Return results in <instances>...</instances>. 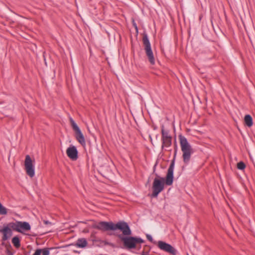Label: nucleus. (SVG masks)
<instances>
[{
    "label": "nucleus",
    "mask_w": 255,
    "mask_h": 255,
    "mask_svg": "<svg viewBox=\"0 0 255 255\" xmlns=\"http://www.w3.org/2000/svg\"><path fill=\"white\" fill-rule=\"evenodd\" d=\"M178 141L180 143H188L186 138L182 135H179L178 137Z\"/></svg>",
    "instance_id": "obj_18"
},
{
    "label": "nucleus",
    "mask_w": 255,
    "mask_h": 255,
    "mask_svg": "<svg viewBox=\"0 0 255 255\" xmlns=\"http://www.w3.org/2000/svg\"><path fill=\"white\" fill-rule=\"evenodd\" d=\"M12 243L13 244L15 247L19 248L20 246V240L18 237L15 236L12 239Z\"/></svg>",
    "instance_id": "obj_16"
},
{
    "label": "nucleus",
    "mask_w": 255,
    "mask_h": 255,
    "mask_svg": "<svg viewBox=\"0 0 255 255\" xmlns=\"http://www.w3.org/2000/svg\"><path fill=\"white\" fill-rule=\"evenodd\" d=\"M9 227L13 231L21 233L31 229V226L28 222L21 221L9 223Z\"/></svg>",
    "instance_id": "obj_4"
},
{
    "label": "nucleus",
    "mask_w": 255,
    "mask_h": 255,
    "mask_svg": "<svg viewBox=\"0 0 255 255\" xmlns=\"http://www.w3.org/2000/svg\"><path fill=\"white\" fill-rule=\"evenodd\" d=\"M133 25L135 27V29H137V26L135 24V23L133 22Z\"/></svg>",
    "instance_id": "obj_26"
},
{
    "label": "nucleus",
    "mask_w": 255,
    "mask_h": 255,
    "mask_svg": "<svg viewBox=\"0 0 255 255\" xmlns=\"http://www.w3.org/2000/svg\"><path fill=\"white\" fill-rule=\"evenodd\" d=\"M146 237L147 239L149 241H150V242H152V241H153V239H152V237H151V235H148V234H147V235H146Z\"/></svg>",
    "instance_id": "obj_22"
},
{
    "label": "nucleus",
    "mask_w": 255,
    "mask_h": 255,
    "mask_svg": "<svg viewBox=\"0 0 255 255\" xmlns=\"http://www.w3.org/2000/svg\"><path fill=\"white\" fill-rule=\"evenodd\" d=\"M167 145H169L170 144H162V147L163 148V147H164V146H167Z\"/></svg>",
    "instance_id": "obj_27"
},
{
    "label": "nucleus",
    "mask_w": 255,
    "mask_h": 255,
    "mask_svg": "<svg viewBox=\"0 0 255 255\" xmlns=\"http://www.w3.org/2000/svg\"><path fill=\"white\" fill-rule=\"evenodd\" d=\"M94 241L95 243V244L98 243L97 245L99 246H100V247H103V246H106V245L109 246V244H110V243L108 242H107L106 241H103L101 240H99V239L95 240Z\"/></svg>",
    "instance_id": "obj_15"
},
{
    "label": "nucleus",
    "mask_w": 255,
    "mask_h": 255,
    "mask_svg": "<svg viewBox=\"0 0 255 255\" xmlns=\"http://www.w3.org/2000/svg\"><path fill=\"white\" fill-rule=\"evenodd\" d=\"M55 248H45L42 249H41V253L42 255H49L50 251L51 250H54Z\"/></svg>",
    "instance_id": "obj_17"
},
{
    "label": "nucleus",
    "mask_w": 255,
    "mask_h": 255,
    "mask_svg": "<svg viewBox=\"0 0 255 255\" xmlns=\"http://www.w3.org/2000/svg\"><path fill=\"white\" fill-rule=\"evenodd\" d=\"M7 214V209L0 202V215H6Z\"/></svg>",
    "instance_id": "obj_19"
},
{
    "label": "nucleus",
    "mask_w": 255,
    "mask_h": 255,
    "mask_svg": "<svg viewBox=\"0 0 255 255\" xmlns=\"http://www.w3.org/2000/svg\"><path fill=\"white\" fill-rule=\"evenodd\" d=\"M175 142H177V139H175Z\"/></svg>",
    "instance_id": "obj_30"
},
{
    "label": "nucleus",
    "mask_w": 255,
    "mask_h": 255,
    "mask_svg": "<svg viewBox=\"0 0 255 255\" xmlns=\"http://www.w3.org/2000/svg\"><path fill=\"white\" fill-rule=\"evenodd\" d=\"M70 122L71 127L74 131L76 138L80 143L85 142V138L83 134H82L80 129L75 123L74 121L72 119H70Z\"/></svg>",
    "instance_id": "obj_8"
},
{
    "label": "nucleus",
    "mask_w": 255,
    "mask_h": 255,
    "mask_svg": "<svg viewBox=\"0 0 255 255\" xmlns=\"http://www.w3.org/2000/svg\"><path fill=\"white\" fill-rule=\"evenodd\" d=\"M143 43L144 46L146 54L150 63L153 65L155 63L154 57L151 48L150 43L146 34H144L143 36Z\"/></svg>",
    "instance_id": "obj_5"
},
{
    "label": "nucleus",
    "mask_w": 255,
    "mask_h": 255,
    "mask_svg": "<svg viewBox=\"0 0 255 255\" xmlns=\"http://www.w3.org/2000/svg\"><path fill=\"white\" fill-rule=\"evenodd\" d=\"M176 145H177V144H175V147H176V146H177Z\"/></svg>",
    "instance_id": "obj_31"
},
{
    "label": "nucleus",
    "mask_w": 255,
    "mask_h": 255,
    "mask_svg": "<svg viewBox=\"0 0 255 255\" xmlns=\"http://www.w3.org/2000/svg\"><path fill=\"white\" fill-rule=\"evenodd\" d=\"M8 255H13L12 253H11V252H8V254H7Z\"/></svg>",
    "instance_id": "obj_28"
},
{
    "label": "nucleus",
    "mask_w": 255,
    "mask_h": 255,
    "mask_svg": "<svg viewBox=\"0 0 255 255\" xmlns=\"http://www.w3.org/2000/svg\"><path fill=\"white\" fill-rule=\"evenodd\" d=\"M68 157L73 161H76L78 158V151L75 146H70L66 150Z\"/></svg>",
    "instance_id": "obj_9"
},
{
    "label": "nucleus",
    "mask_w": 255,
    "mask_h": 255,
    "mask_svg": "<svg viewBox=\"0 0 255 255\" xmlns=\"http://www.w3.org/2000/svg\"><path fill=\"white\" fill-rule=\"evenodd\" d=\"M122 223L123 221L118 222L116 224H114L112 222L101 221L98 223L94 224L92 227L103 232L116 231V230L126 231L125 228L122 225Z\"/></svg>",
    "instance_id": "obj_3"
},
{
    "label": "nucleus",
    "mask_w": 255,
    "mask_h": 255,
    "mask_svg": "<svg viewBox=\"0 0 255 255\" xmlns=\"http://www.w3.org/2000/svg\"><path fill=\"white\" fill-rule=\"evenodd\" d=\"M175 164V159L172 160L170 165L168 169L167 173L165 178L161 177L156 174L157 178H155L152 184V193L151 196L156 197L163 190L164 185L170 186L172 184L173 181V170Z\"/></svg>",
    "instance_id": "obj_1"
},
{
    "label": "nucleus",
    "mask_w": 255,
    "mask_h": 255,
    "mask_svg": "<svg viewBox=\"0 0 255 255\" xmlns=\"http://www.w3.org/2000/svg\"><path fill=\"white\" fill-rule=\"evenodd\" d=\"M43 222H44V224H45L46 225H52V223L51 222H50L47 220H44Z\"/></svg>",
    "instance_id": "obj_23"
},
{
    "label": "nucleus",
    "mask_w": 255,
    "mask_h": 255,
    "mask_svg": "<svg viewBox=\"0 0 255 255\" xmlns=\"http://www.w3.org/2000/svg\"><path fill=\"white\" fill-rule=\"evenodd\" d=\"M25 165L28 175L32 178V160L28 155L26 156Z\"/></svg>",
    "instance_id": "obj_11"
},
{
    "label": "nucleus",
    "mask_w": 255,
    "mask_h": 255,
    "mask_svg": "<svg viewBox=\"0 0 255 255\" xmlns=\"http://www.w3.org/2000/svg\"><path fill=\"white\" fill-rule=\"evenodd\" d=\"M141 255H148V252H142Z\"/></svg>",
    "instance_id": "obj_24"
},
{
    "label": "nucleus",
    "mask_w": 255,
    "mask_h": 255,
    "mask_svg": "<svg viewBox=\"0 0 255 255\" xmlns=\"http://www.w3.org/2000/svg\"><path fill=\"white\" fill-rule=\"evenodd\" d=\"M88 245L87 241L85 238L78 239L76 242L75 246L79 248H84Z\"/></svg>",
    "instance_id": "obj_13"
},
{
    "label": "nucleus",
    "mask_w": 255,
    "mask_h": 255,
    "mask_svg": "<svg viewBox=\"0 0 255 255\" xmlns=\"http://www.w3.org/2000/svg\"><path fill=\"white\" fill-rule=\"evenodd\" d=\"M183 152L182 157L184 162L188 164L190 161L191 154L194 152L190 144H181Z\"/></svg>",
    "instance_id": "obj_6"
},
{
    "label": "nucleus",
    "mask_w": 255,
    "mask_h": 255,
    "mask_svg": "<svg viewBox=\"0 0 255 255\" xmlns=\"http://www.w3.org/2000/svg\"><path fill=\"white\" fill-rule=\"evenodd\" d=\"M122 225L125 228L126 231L120 230L122 232V234L114 233L113 235L117 237L123 243L125 249L127 250L135 249L138 244L144 243V240L141 238L131 236L132 232L127 222L123 221Z\"/></svg>",
    "instance_id": "obj_2"
},
{
    "label": "nucleus",
    "mask_w": 255,
    "mask_h": 255,
    "mask_svg": "<svg viewBox=\"0 0 255 255\" xmlns=\"http://www.w3.org/2000/svg\"><path fill=\"white\" fill-rule=\"evenodd\" d=\"M41 249H38L35 250L34 253L33 254V255H41Z\"/></svg>",
    "instance_id": "obj_21"
},
{
    "label": "nucleus",
    "mask_w": 255,
    "mask_h": 255,
    "mask_svg": "<svg viewBox=\"0 0 255 255\" xmlns=\"http://www.w3.org/2000/svg\"><path fill=\"white\" fill-rule=\"evenodd\" d=\"M246 165L243 161H240L237 163V168L240 170H243L245 168Z\"/></svg>",
    "instance_id": "obj_20"
},
{
    "label": "nucleus",
    "mask_w": 255,
    "mask_h": 255,
    "mask_svg": "<svg viewBox=\"0 0 255 255\" xmlns=\"http://www.w3.org/2000/svg\"><path fill=\"white\" fill-rule=\"evenodd\" d=\"M11 228L9 227V224L0 229V233L2 234V240L5 241L9 239L12 236V232Z\"/></svg>",
    "instance_id": "obj_10"
},
{
    "label": "nucleus",
    "mask_w": 255,
    "mask_h": 255,
    "mask_svg": "<svg viewBox=\"0 0 255 255\" xmlns=\"http://www.w3.org/2000/svg\"><path fill=\"white\" fill-rule=\"evenodd\" d=\"M163 143H171L172 142L171 136L168 131L165 130L163 128L161 129Z\"/></svg>",
    "instance_id": "obj_12"
},
{
    "label": "nucleus",
    "mask_w": 255,
    "mask_h": 255,
    "mask_svg": "<svg viewBox=\"0 0 255 255\" xmlns=\"http://www.w3.org/2000/svg\"><path fill=\"white\" fill-rule=\"evenodd\" d=\"M157 247L161 250L172 255L177 254L176 250L171 245L163 241H159L157 243Z\"/></svg>",
    "instance_id": "obj_7"
},
{
    "label": "nucleus",
    "mask_w": 255,
    "mask_h": 255,
    "mask_svg": "<svg viewBox=\"0 0 255 255\" xmlns=\"http://www.w3.org/2000/svg\"><path fill=\"white\" fill-rule=\"evenodd\" d=\"M109 246H111L112 247H115V245L114 244L112 243H110V244H109Z\"/></svg>",
    "instance_id": "obj_25"
},
{
    "label": "nucleus",
    "mask_w": 255,
    "mask_h": 255,
    "mask_svg": "<svg viewBox=\"0 0 255 255\" xmlns=\"http://www.w3.org/2000/svg\"><path fill=\"white\" fill-rule=\"evenodd\" d=\"M32 174H33V176H34V170L33 169V172H32Z\"/></svg>",
    "instance_id": "obj_29"
},
{
    "label": "nucleus",
    "mask_w": 255,
    "mask_h": 255,
    "mask_svg": "<svg viewBox=\"0 0 255 255\" xmlns=\"http://www.w3.org/2000/svg\"><path fill=\"white\" fill-rule=\"evenodd\" d=\"M244 121L246 125L249 127H251V126H252L253 124L252 118L249 115L245 116L244 118Z\"/></svg>",
    "instance_id": "obj_14"
}]
</instances>
